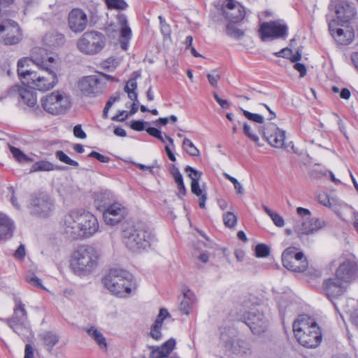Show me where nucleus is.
I'll return each instance as SVG.
<instances>
[{
    "label": "nucleus",
    "mask_w": 358,
    "mask_h": 358,
    "mask_svg": "<svg viewBox=\"0 0 358 358\" xmlns=\"http://www.w3.org/2000/svg\"><path fill=\"white\" fill-rule=\"evenodd\" d=\"M38 49V50L35 53V55L38 56V54H39V52L41 50L40 48H35L34 49H33L32 50V55H31V59H29L28 58H22V59H20L18 62H17V74L20 78V80H22V83H24V81L26 80H27V78H29V74L31 73H33L34 71L31 70V69H28L27 67L29 66V63L30 62H33V55H34V52Z\"/></svg>",
    "instance_id": "29"
},
{
    "label": "nucleus",
    "mask_w": 358,
    "mask_h": 358,
    "mask_svg": "<svg viewBox=\"0 0 358 358\" xmlns=\"http://www.w3.org/2000/svg\"><path fill=\"white\" fill-rule=\"evenodd\" d=\"M38 50L36 49L34 52L32 59L33 63L38 67V70L31 73L24 84H27L38 91L47 92L51 90L57 85L58 77L45 60L35 55Z\"/></svg>",
    "instance_id": "2"
},
{
    "label": "nucleus",
    "mask_w": 358,
    "mask_h": 358,
    "mask_svg": "<svg viewBox=\"0 0 358 358\" xmlns=\"http://www.w3.org/2000/svg\"><path fill=\"white\" fill-rule=\"evenodd\" d=\"M243 130L245 135L252 141H253L255 143H259V136L253 131L251 127L248 124V122H244L243 124Z\"/></svg>",
    "instance_id": "43"
},
{
    "label": "nucleus",
    "mask_w": 358,
    "mask_h": 358,
    "mask_svg": "<svg viewBox=\"0 0 358 358\" xmlns=\"http://www.w3.org/2000/svg\"><path fill=\"white\" fill-rule=\"evenodd\" d=\"M191 191L197 196H200L202 194H206L203 189L200 188L199 182H194V183H191Z\"/></svg>",
    "instance_id": "56"
},
{
    "label": "nucleus",
    "mask_w": 358,
    "mask_h": 358,
    "mask_svg": "<svg viewBox=\"0 0 358 358\" xmlns=\"http://www.w3.org/2000/svg\"><path fill=\"white\" fill-rule=\"evenodd\" d=\"M255 253L257 257H266L270 253V248L265 244H258L255 248Z\"/></svg>",
    "instance_id": "45"
},
{
    "label": "nucleus",
    "mask_w": 358,
    "mask_h": 358,
    "mask_svg": "<svg viewBox=\"0 0 358 358\" xmlns=\"http://www.w3.org/2000/svg\"><path fill=\"white\" fill-rule=\"evenodd\" d=\"M162 327H159L158 324H152L150 329V335L155 341H160L162 338V334L161 333Z\"/></svg>",
    "instance_id": "47"
},
{
    "label": "nucleus",
    "mask_w": 358,
    "mask_h": 358,
    "mask_svg": "<svg viewBox=\"0 0 358 358\" xmlns=\"http://www.w3.org/2000/svg\"><path fill=\"white\" fill-rule=\"evenodd\" d=\"M282 262L283 266L292 272H306L307 276L313 278L320 276V271L308 268V261L304 254L298 251L295 247H289L283 251Z\"/></svg>",
    "instance_id": "6"
},
{
    "label": "nucleus",
    "mask_w": 358,
    "mask_h": 358,
    "mask_svg": "<svg viewBox=\"0 0 358 358\" xmlns=\"http://www.w3.org/2000/svg\"><path fill=\"white\" fill-rule=\"evenodd\" d=\"M330 8L335 14V18L330 21H337L341 24H350L356 15L353 4L346 0H333Z\"/></svg>",
    "instance_id": "12"
},
{
    "label": "nucleus",
    "mask_w": 358,
    "mask_h": 358,
    "mask_svg": "<svg viewBox=\"0 0 358 358\" xmlns=\"http://www.w3.org/2000/svg\"><path fill=\"white\" fill-rule=\"evenodd\" d=\"M224 13L227 18L233 22L242 20L245 15L243 7L234 0L227 1Z\"/></svg>",
    "instance_id": "25"
},
{
    "label": "nucleus",
    "mask_w": 358,
    "mask_h": 358,
    "mask_svg": "<svg viewBox=\"0 0 358 358\" xmlns=\"http://www.w3.org/2000/svg\"><path fill=\"white\" fill-rule=\"evenodd\" d=\"M318 201L323 206L331 208L332 207V203L331 201V199L327 194L326 193H322L318 195Z\"/></svg>",
    "instance_id": "50"
},
{
    "label": "nucleus",
    "mask_w": 358,
    "mask_h": 358,
    "mask_svg": "<svg viewBox=\"0 0 358 358\" xmlns=\"http://www.w3.org/2000/svg\"><path fill=\"white\" fill-rule=\"evenodd\" d=\"M96 217L85 209L70 211L60 222V231L71 240L85 239L92 237L99 230Z\"/></svg>",
    "instance_id": "1"
},
{
    "label": "nucleus",
    "mask_w": 358,
    "mask_h": 358,
    "mask_svg": "<svg viewBox=\"0 0 358 358\" xmlns=\"http://www.w3.org/2000/svg\"><path fill=\"white\" fill-rule=\"evenodd\" d=\"M241 110L244 116L249 120L259 124H263L264 122V118L262 115L257 113H252L243 109H241Z\"/></svg>",
    "instance_id": "44"
},
{
    "label": "nucleus",
    "mask_w": 358,
    "mask_h": 358,
    "mask_svg": "<svg viewBox=\"0 0 358 358\" xmlns=\"http://www.w3.org/2000/svg\"><path fill=\"white\" fill-rule=\"evenodd\" d=\"M136 166L142 171H148L152 174H155L156 171L159 169L157 161H155L150 166H145L142 164H136Z\"/></svg>",
    "instance_id": "48"
},
{
    "label": "nucleus",
    "mask_w": 358,
    "mask_h": 358,
    "mask_svg": "<svg viewBox=\"0 0 358 358\" xmlns=\"http://www.w3.org/2000/svg\"><path fill=\"white\" fill-rule=\"evenodd\" d=\"M126 215V208L122 203L115 202L105 209L103 217L106 224L114 226L120 223Z\"/></svg>",
    "instance_id": "21"
},
{
    "label": "nucleus",
    "mask_w": 358,
    "mask_h": 358,
    "mask_svg": "<svg viewBox=\"0 0 358 358\" xmlns=\"http://www.w3.org/2000/svg\"><path fill=\"white\" fill-rule=\"evenodd\" d=\"M357 270V264L353 259L342 260L336 271V278L344 282L349 283L354 278Z\"/></svg>",
    "instance_id": "24"
},
{
    "label": "nucleus",
    "mask_w": 358,
    "mask_h": 358,
    "mask_svg": "<svg viewBox=\"0 0 358 358\" xmlns=\"http://www.w3.org/2000/svg\"><path fill=\"white\" fill-rule=\"evenodd\" d=\"M55 170L54 165L48 161L41 160L37 162H35L31 169L30 172H36V171H51Z\"/></svg>",
    "instance_id": "35"
},
{
    "label": "nucleus",
    "mask_w": 358,
    "mask_h": 358,
    "mask_svg": "<svg viewBox=\"0 0 358 358\" xmlns=\"http://www.w3.org/2000/svg\"><path fill=\"white\" fill-rule=\"evenodd\" d=\"M182 300L180 304V310L183 313L189 315L190 310L196 303V295L189 289L185 288L182 290Z\"/></svg>",
    "instance_id": "28"
},
{
    "label": "nucleus",
    "mask_w": 358,
    "mask_h": 358,
    "mask_svg": "<svg viewBox=\"0 0 358 358\" xmlns=\"http://www.w3.org/2000/svg\"><path fill=\"white\" fill-rule=\"evenodd\" d=\"M207 78L211 86L217 87V82L220 79V75L216 71H213L212 73H208Z\"/></svg>",
    "instance_id": "49"
},
{
    "label": "nucleus",
    "mask_w": 358,
    "mask_h": 358,
    "mask_svg": "<svg viewBox=\"0 0 358 358\" xmlns=\"http://www.w3.org/2000/svg\"><path fill=\"white\" fill-rule=\"evenodd\" d=\"M159 20L161 26V32L165 37H170L171 33L170 26L166 22L165 20L162 15L159 16Z\"/></svg>",
    "instance_id": "46"
},
{
    "label": "nucleus",
    "mask_w": 358,
    "mask_h": 358,
    "mask_svg": "<svg viewBox=\"0 0 358 358\" xmlns=\"http://www.w3.org/2000/svg\"><path fill=\"white\" fill-rule=\"evenodd\" d=\"M78 88L85 96H96L103 91V85L96 76H90L82 78Z\"/></svg>",
    "instance_id": "20"
},
{
    "label": "nucleus",
    "mask_w": 358,
    "mask_h": 358,
    "mask_svg": "<svg viewBox=\"0 0 358 358\" xmlns=\"http://www.w3.org/2000/svg\"><path fill=\"white\" fill-rule=\"evenodd\" d=\"M108 9L125 10L128 5L124 0H104Z\"/></svg>",
    "instance_id": "37"
},
{
    "label": "nucleus",
    "mask_w": 358,
    "mask_h": 358,
    "mask_svg": "<svg viewBox=\"0 0 358 358\" xmlns=\"http://www.w3.org/2000/svg\"><path fill=\"white\" fill-rule=\"evenodd\" d=\"M287 33V26L281 21L264 22L259 30V36L264 41L284 37Z\"/></svg>",
    "instance_id": "14"
},
{
    "label": "nucleus",
    "mask_w": 358,
    "mask_h": 358,
    "mask_svg": "<svg viewBox=\"0 0 358 358\" xmlns=\"http://www.w3.org/2000/svg\"><path fill=\"white\" fill-rule=\"evenodd\" d=\"M124 239L127 248L134 251L145 249L157 241L155 235L143 226H136L126 230Z\"/></svg>",
    "instance_id": "7"
},
{
    "label": "nucleus",
    "mask_w": 358,
    "mask_h": 358,
    "mask_svg": "<svg viewBox=\"0 0 358 358\" xmlns=\"http://www.w3.org/2000/svg\"><path fill=\"white\" fill-rule=\"evenodd\" d=\"M223 222L226 227L229 228H233L237 223L236 215L231 212H227L223 214Z\"/></svg>",
    "instance_id": "39"
},
{
    "label": "nucleus",
    "mask_w": 358,
    "mask_h": 358,
    "mask_svg": "<svg viewBox=\"0 0 358 358\" xmlns=\"http://www.w3.org/2000/svg\"><path fill=\"white\" fill-rule=\"evenodd\" d=\"M296 212L299 215L302 217V218L310 217L311 213L307 208H304L302 207H298L296 208Z\"/></svg>",
    "instance_id": "59"
},
{
    "label": "nucleus",
    "mask_w": 358,
    "mask_h": 358,
    "mask_svg": "<svg viewBox=\"0 0 358 358\" xmlns=\"http://www.w3.org/2000/svg\"><path fill=\"white\" fill-rule=\"evenodd\" d=\"M43 110L53 115L66 113L71 106V96L64 90H55L41 99Z\"/></svg>",
    "instance_id": "8"
},
{
    "label": "nucleus",
    "mask_w": 358,
    "mask_h": 358,
    "mask_svg": "<svg viewBox=\"0 0 358 358\" xmlns=\"http://www.w3.org/2000/svg\"><path fill=\"white\" fill-rule=\"evenodd\" d=\"M347 282L338 280L337 278H330L324 282V291L327 296L333 301L341 296L346 290Z\"/></svg>",
    "instance_id": "23"
},
{
    "label": "nucleus",
    "mask_w": 358,
    "mask_h": 358,
    "mask_svg": "<svg viewBox=\"0 0 358 358\" xmlns=\"http://www.w3.org/2000/svg\"><path fill=\"white\" fill-rule=\"evenodd\" d=\"M185 171L187 173L188 177L191 179V183H194V182H198L200 181L202 176L201 172L189 166H187L185 167Z\"/></svg>",
    "instance_id": "40"
},
{
    "label": "nucleus",
    "mask_w": 358,
    "mask_h": 358,
    "mask_svg": "<svg viewBox=\"0 0 358 358\" xmlns=\"http://www.w3.org/2000/svg\"><path fill=\"white\" fill-rule=\"evenodd\" d=\"M24 358H34V350L29 344L25 346Z\"/></svg>",
    "instance_id": "62"
},
{
    "label": "nucleus",
    "mask_w": 358,
    "mask_h": 358,
    "mask_svg": "<svg viewBox=\"0 0 358 358\" xmlns=\"http://www.w3.org/2000/svg\"><path fill=\"white\" fill-rule=\"evenodd\" d=\"M89 157H94L102 163H108L110 160V158L108 157L103 155H101L97 152H95V151H92L89 155Z\"/></svg>",
    "instance_id": "54"
},
{
    "label": "nucleus",
    "mask_w": 358,
    "mask_h": 358,
    "mask_svg": "<svg viewBox=\"0 0 358 358\" xmlns=\"http://www.w3.org/2000/svg\"><path fill=\"white\" fill-rule=\"evenodd\" d=\"M292 55V50L287 48L282 49L280 51L275 52V55L283 58H289Z\"/></svg>",
    "instance_id": "57"
},
{
    "label": "nucleus",
    "mask_w": 358,
    "mask_h": 358,
    "mask_svg": "<svg viewBox=\"0 0 358 358\" xmlns=\"http://www.w3.org/2000/svg\"><path fill=\"white\" fill-rule=\"evenodd\" d=\"M137 82L135 78L129 80L124 87V91L127 93L128 97L133 101L129 115H134L138 111V94Z\"/></svg>",
    "instance_id": "27"
},
{
    "label": "nucleus",
    "mask_w": 358,
    "mask_h": 358,
    "mask_svg": "<svg viewBox=\"0 0 358 358\" xmlns=\"http://www.w3.org/2000/svg\"><path fill=\"white\" fill-rule=\"evenodd\" d=\"M175 345V340L171 338L160 347L149 346L151 350L150 358H165L172 352Z\"/></svg>",
    "instance_id": "26"
},
{
    "label": "nucleus",
    "mask_w": 358,
    "mask_h": 358,
    "mask_svg": "<svg viewBox=\"0 0 358 358\" xmlns=\"http://www.w3.org/2000/svg\"><path fill=\"white\" fill-rule=\"evenodd\" d=\"M27 281L35 287H42L41 280L36 275H31L27 278Z\"/></svg>",
    "instance_id": "60"
},
{
    "label": "nucleus",
    "mask_w": 358,
    "mask_h": 358,
    "mask_svg": "<svg viewBox=\"0 0 358 358\" xmlns=\"http://www.w3.org/2000/svg\"><path fill=\"white\" fill-rule=\"evenodd\" d=\"M99 257V252L95 248L81 245L72 254L71 267L77 275H87L97 267Z\"/></svg>",
    "instance_id": "4"
},
{
    "label": "nucleus",
    "mask_w": 358,
    "mask_h": 358,
    "mask_svg": "<svg viewBox=\"0 0 358 358\" xmlns=\"http://www.w3.org/2000/svg\"><path fill=\"white\" fill-rule=\"evenodd\" d=\"M146 131L152 136H154L161 141L162 143H164V138L162 135L161 131L155 127H148L145 129Z\"/></svg>",
    "instance_id": "51"
},
{
    "label": "nucleus",
    "mask_w": 358,
    "mask_h": 358,
    "mask_svg": "<svg viewBox=\"0 0 358 358\" xmlns=\"http://www.w3.org/2000/svg\"><path fill=\"white\" fill-rule=\"evenodd\" d=\"M227 34L228 36L235 38L240 39L244 35V31L241 29H238L234 24H229L227 26Z\"/></svg>",
    "instance_id": "38"
},
{
    "label": "nucleus",
    "mask_w": 358,
    "mask_h": 358,
    "mask_svg": "<svg viewBox=\"0 0 358 358\" xmlns=\"http://www.w3.org/2000/svg\"><path fill=\"white\" fill-rule=\"evenodd\" d=\"M301 57H302V52L301 50H298L297 52L295 53V54H292L291 55V56L289 57V59L294 62H297V61H299L301 59Z\"/></svg>",
    "instance_id": "64"
},
{
    "label": "nucleus",
    "mask_w": 358,
    "mask_h": 358,
    "mask_svg": "<svg viewBox=\"0 0 358 358\" xmlns=\"http://www.w3.org/2000/svg\"><path fill=\"white\" fill-rule=\"evenodd\" d=\"M294 68L300 73V76L303 77L306 74V68L304 64L296 63Z\"/></svg>",
    "instance_id": "61"
},
{
    "label": "nucleus",
    "mask_w": 358,
    "mask_h": 358,
    "mask_svg": "<svg viewBox=\"0 0 358 358\" xmlns=\"http://www.w3.org/2000/svg\"><path fill=\"white\" fill-rule=\"evenodd\" d=\"M10 151L13 157L20 162H31V160L24 155L20 149L10 146Z\"/></svg>",
    "instance_id": "42"
},
{
    "label": "nucleus",
    "mask_w": 358,
    "mask_h": 358,
    "mask_svg": "<svg viewBox=\"0 0 358 358\" xmlns=\"http://www.w3.org/2000/svg\"><path fill=\"white\" fill-rule=\"evenodd\" d=\"M274 224L278 227H282L285 225V221L282 216L277 213H273L270 216Z\"/></svg>",
    "instance_id": "52"
},
{
    "label": "nucleus",
    "mask_w": 358,
    "mask_h": 358,
    "mask_svg": "<svg viewBox=\"0 0 358 358\" xmlns=\"http://www.w3.org/2000/svg\"><path fill=\"white\" fill-rule=\"evenodd\" d=\"M13 230V222L6 215L0 213V240L11 237Z\"/></svg>",
    "instance_id": "30"
},
{
    "label": "nucleus",
    "mask_w": 358,
    "mask_h": 358,
    "mask_svg": "<svg viewBox=\"0 0 358 358\" xmlns=\"http://www.w3.org/2000/svg\"><path fill=\"white\" fill-rule=\"evenodd\" d=\"M148 122L141 121V120H134L131 122V128L136 131H143L145 129V124H148Z\"/></svg>",
    "instance_id": "53"
},
{
    "label": "nucleus",
    "mask_w": 358,
    "mask_h": 358,
    "mask_svg": "<svg viewBox=\"0 0 358 358\" xmlns=\"http://www.w3.org/2000/svg\"><path fill=\"white\" fill-rule=\"evenodd\" d=\"M25 255V248L24 245H20L15 252L16 258H22Z\"/></svg>",
    "instance_id": "63"
},
{
    "label": "nucleus",
    "mask_w": 358,
    "mask_h": 358,
    "mask_svg": "<svg viewBox=\"0 0 358 358\" xmlns=\"http://www.w3.org/2000/svg\"><path fill=\"white\" fill-rule=\"evenodd\" d=\"M293 331L298 342L308 348H314L322 341V334L317 324L307 315L299 316L293 323Z\"/></svg>",
    "instance_id": "3"
},
{
    "label": "nucleus",
    "mask_w": 358,
    "mask_h": 358,
    "mask_svg": "<svg viewBox=\"0 0 358 358\" xmlns=\"http://www.w3.org/2000/svg\"><path fill=\"white\" fill-rule=\"evenodd\" d=\"M329 31L339 45H348L355 39V30L350 24H341L337 21H329Z\"/></svg>",
    "instance_id": "11"
},
{
    "label": "nucleus",
    "mask_w": 358,
    "mask_h": 358,
    "mask_svg": "<svg viewBox=\"0 0 358 358\" xmlns=\"http://www.w3.org/2000/svg\"><path fill=\"white\" fill-rule=\"evenodd\" d=\"M116 20V23L110 24L107 27V31L108 33L120 34V43L121 48L124 50H126L131 38V30L128 25V21L125 15H117Z\"/></svg>",
    "instance_id": "13"
},
{
    "label": "nucleus",
    "mask_w": 358,
    "mask_h": 358,
    "mask_svg": "<svg viewBox=\"0 0 358 358\" xmlns=\"http://www.w3.org/2000/svg\"><path fill=\"white\" fill-rule=\"evenodd\" d=\"M40 337L43 341V344L49 351H50L52 348L59 342L58 336L56 334L50 331L45 332L41 334Z\"/></svg>",
    "instance_id": "34"
},
{
    "label": "nucleus",
    "mask_w": 358,
    "mask_h": 358,
    "mask_svg": "<svg viewBox=\"0 0 358 358\" xmlns=\"http://www.w3.org/2000/svg\"><path fill=\"white\" fill-rule=\"evenodd\" d=\"M103 282L113 294L119 297L129 296L135 289L132 275L123 269H110Z\"/></svg>",
    "instance_id": "5"
},
{
    "label": "nucleus",
    "mask_w": 358,
    "mask_h": 358,
    "mask_svg": "<svg viewBox=\"0 0 358 358\" xmlns=\"http://www.w3.org/2000/svg\"><path fill=\"white\" fill-rule=\"evenodd\" d=\"M0 33H3V39L6 45H15L22 38V33L18 24L12 20H6L0 25Z\"/></svg>",
    "instance_id": "19"
},
{
    "label": "nucleus",
    "mask_w": 358,
    "mask_h": 358,
    "mask_svg": "<svg viewBox=\"0 0 358 358\" xmlns=\"http://www.w3.org/2000/svg\"><path fill=\"white\" fill-rule=\"evenodd\" d=\"M19 92L24 103L27 104L29 107H34L36 105L37 96L34 90L23 87L19 90Z\"/></svg>",
    "instance_id": "33"
},
{
    "label": "nucleus",
    "mask_w": 358,
    "mask_h": 358,
    "mask_svg": "<svg viewBox=\"0 0 358 358\" xmlns=\"http://www.w3.org/2000/svg\"><path fill=\"white\" fill-rule=\"evenodd\" d=\"M246 324L255 334L264 333L268 327V320L262 310L254 308L244 315Z\"/></svg>",
    "instance_id": "15"
},
{
    "label": "nucleus",
    "mask_w": 358,
    "mask_h": 358,
    "mask_svg": "<svg viewBox=\"0 0 358 358\" xmlns=\"http://www.w3.org/2000/svg\"><path fill=\"white\" fill-rule=\"evenodd\" d=\"M326 225L323 219L315 217L301 218L299 224L294 226V231L299 237L303 235H309L322 229Z\"/></svg>",
    "instance_id": "18"
},
{
    "label": "nucleus",
    "mask_w": 358,
    "mask_h": 358,
    "mask_svg": "<svg viewBox=\"0 0 358 358\" xmlns=\"http://www.w3.org/2000/svg\"><path fill=\"white\" fill-rule=\"evenodd\" d=\"M182 148L191 156L197 157L200 155L199 150L187 138L185 137L182 142Z\"/></svg>",
    "instance_id": "36"
},
{
    "label": "nucleus",
    "mask_w": 358,
    "mask_h": 358,
    "mask_svg": "<svg viewBox=\"0 0 358 358\" xmlns=\"http://www.w3.org/2000/svg\"><path fill=\"white\" fill-rule=\"evenodd\" d=\"M73 134L76 138L85 139L87 137L85 132L83 130L80 124H77L73 128Z\"/></svg>",
    "instance_id": "55"
},
{
    "label": "nucleus",
    "mask_w": 358,
    "mask_h": 358,
    "mask_svg": "<svg viewBox=\"0 0 358 358\" xmlns=\"http://www.w3.org/2000/svg\"><path fill=\"white\" fill-rule=\"evenodd\" d=\"M31 213L41 217H46L52 213L54 203L50 197L43 193L36 196L31 201Z\"/></svg>",
    "instance_id": "17"
},
{
    "label": "nucleus",
    "mask_w": 358,
    "mask_h": 358,
    "mask_svg": "<svg viewBox=\"0 0 358 358\" xmlns=\"http://www.w3.org/2000/svg\"><path fill=\"white\" fill-rule=\"evenodd\" d=\"M55 156L60 162L64 164L71 165L74 167H78L79 166V164L76 161L71 159L63 151H57L55 153Z\"/></svg>",
    "instance_id": "41"
},
{
    "label": "nucleus",
    "mask_w": 358,
    "mask_h": 358,
    "mask_svg": "<svg viewBox=\"0 0 358 358\" xmlns=\"http://www.w3.org/2000/svg\"><path fill=\"white\" fill-rule=\"evenodd\" d=\"M64 35L56 31L49 32L43 37L44 43L50 48L59 47L64 43Z\"/></svg>",
    "instance_id": "32"
},
{
    "label": "nucleus",
    "mask_w": 358,
    "mask_h": 358,
    "mask_svg": "<svg viewBox=\"0 0 358 358\" xmlns=\"http://www.w3.org/2000/svg\"><path fill=\"white\" fill-rule=\"evenodd\" d=\"M129 113L126 110L120 111L115 116L113 117V120L122 122L128 117Z\"/></svg>",
    "instance_id": "58"
},
{
    "label": "nucleus",
    "mask_w": 358,
    "mask_h": 358,
    "mask_svg": "<svg viewBox=\"0 0 358 358\" xmlns=\"http://www.w3.org/2000/svg\"><path fill=\"white\" fill-rule=\"evenodd\" d=\"M87 335L93 339L101 349L107 348V342L103 334L94 326H87L83 328Z\"/></svg>",
    "instance_id": "31"
},
{
    "label": "nucleus",
    "mask_w": 358,
    "mask_h": 358,
    "mask_svg": "<svg viewBox=\"0 0 358 358\" xmlns=\"http://www.w3.org/2000/svg\"><path fill=\"white\" fill-rule=\"evenodd\" d=\"M13 313L10 317L3 320L4 322L16 334L25 336L27 334H31V328L28 320V313L25 304L22 300L15 296Z\"/></svg>",
    "instance_id": "9"
},
{
    "label": "nucleus",
    "mask_w": 358,
    "mask_h": 358,
    "mask_svg": "<svg viewBox=\"0 0 358 358\" xmlns=\"http://www.w3.org/2000/svg\"><path fill=\"white\" fill-rule=\"evenodd\" d=\"M88 17L85 12L80 8L71 10L68 15V26L74 33L83 32L87 26Z\"/></svg>",
    "instance_id": "22"
},
{
    "label": "nucleus",
    "mask_w": 358,
    "mask_h": 358,
    "mask_svg": "<svg viewBox=\"0 0 358 358\" xmlns=\"http://www.w3.org/2000/svg\"><path fill=\"white\" fill-rule=\"evenodd\" d=\"M268 143L275 148H284L285 141V131L277 127L276 124L267 123L264 127L259 129Z\"/></svg>",
    "instance_id": "16"
},
{
    "label": "nucleus",
    "mask_w": 358,
    "mask_h": 358,
    "mask_svg": "<svg viewBox=\"0 0 358 358\" xmlns=\"http://www.w3.org/2000/svg\"><path fill=\"white\" fill-rule=\"evenodd\" d=\"M105 45V36L96 31L85 32L77 41V48L79 51L87 55L99 53Z\"/></svg>",
    "instance_id": "10"
}]
</instances>
